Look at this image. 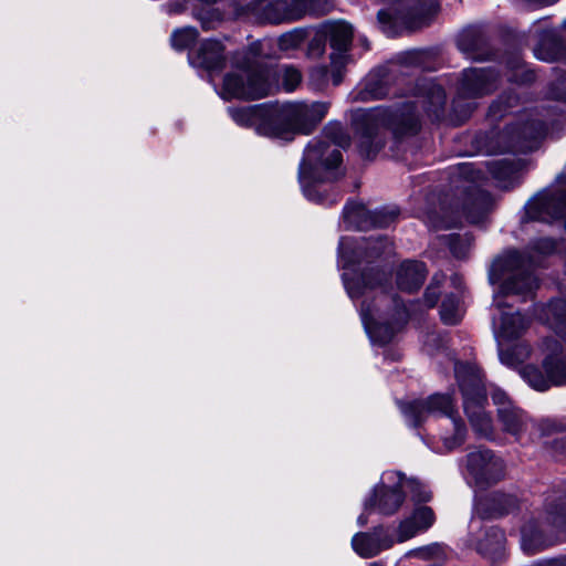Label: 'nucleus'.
<instances>
[{
  "mask_svg": "<svg viewBox=\"0 0 566 566\" xmlns=\"http://www.w3.org/2000/svg\"><path fill=\"white\" fill-rule=\"evenodd\" d=\"M547 130L545 119L535 118L533 114L525 115L521 124L507 126L497 139L503 143L494 150L499 153L527 151L533 148V143L542 137Z\"/></svg>",
  "mask_w": 566,
  "mask_h": 566,
  "instance_id": "nucleus-17",
  "label": "nucleus"
},
{
  "mask_svg": "<svg viewBox=\"0 0 566 566\" xmlns=\"http://www.w3.org/2000/svg\"><path fill=\"white\" fill-rule=\"evenodd\" d=\"M460 176L464 177L471 182L480 180L481 171L476 170L472 164H461L459 166Z\"/></svg>",
  "mask_w": 566,
  "mask_h": 566,
  "instance_id": "nucleus-46",
  "label": "nucleus"
},
{
  "mask_svg": "<svg viewBox=\"0 0 566 566\" xmlns=\"http://www.w3.org/2000/svg\"><path fill=\"white\" fill-rule=\"evenodd\" d=\"M397 217L395 210L380 209L370 211L363 203L350 201L343 210L342 223L346 230H368L370 228H386Z\"/></svg>",
  "mask_w": 566,
  "mask_h": 566,
  "instance_id": "nucleus-20",
  "label": "nucleus"
},
{
  "mask_svg": "<svg viewBox=\"0 0 566 566\" xmlns=\"http://www.w3.org/2000/svg\"><path fill=\"white\" fill-rule=\"evenodd\" d=\"M368 566H380L379 563H370Z\"/></svg>",
  "mask_w": 566,
  "mask_h": 566,
  "instance_id": "nucleus-51",
  "label": "nucleus"
},
{
  "mask_svg": "<svg viewBox=\"0 0 566 566\" xmlns=\"http://www.w3.org/2000/svg\"><path fill=\"white\" fill-rule=\"evenodd\" d=\"M450 285L453 291L444 296L440 307V317L444 324L455 325L464 315V307L460 298L463 293V279L459 274H453L450 277Z\"/></svg>",
  "mask_w": 566,
  "mask_h": 566,
  "instance_id": "nucleus-24",
  "label": "nucleus"
},
{
  "mask_svg": "<svg viewBox=\"0 0 566 566\" xmlns=\"http://www.w3.org/2000/svg\"><path fill=\"white\" fill-rule=\"evenodd\" d=\"M565 526L566 511L564 503L554 509H547L545 516L541 521L532 518L523 525L521 530V547L523 552L533 555L553 545L555 543V538L552 536L553 531Z\"/></svg>",
  "mask_w": 566,
  "mask_h": 566,
  "instance_id": "nucleus-14",
  "label": "nucleus"
},
{
  "mask_svg": "<svg viewBox=\"0 0 566 566\" xmlns=\"http://www.w3.org/2000/svg\"><path fill=\"white\" fill-rule=\"evenodd\" d=\"M446 281V275L443 273H437L433 275L430 285L427 287L424 293V303L427 307H433L439 297V290L441 284Z\"/></svg>",
  "mask_w": 566,
  "mask_h": 566,
  "instance_id": "nucleus-38",
  "label": "nucleus"
},
{
  "mask_svg": "<svg viewBox=\"0 0 566 566\" xmlns=\"http://www.w3.org/2000/svg\"><path fill=\"white\" fill-rule=\"evenodd\" d=\"M523 221L558 224L566 230V189H546L525 205Z\"/></svg>",
  "mask_w": 566,
  "mask_h": 566,
  "instance_id": "nucleus-16",
  "label": "nucleus"
},
{
  "mask_svg": "<svg viewBox=\"0 0 566 566\" xmlns=\"http://www.w3.org/2000/svg\"><path fill=\"white\" fill-rule=\"evenodd\" d=\"M455 378L463 397L464 412L473 430L485 438L493 436V422L485 411L486 390L480 369L474 364H454Z\"/></svg>",
  "mask_w": 566,
  "mask_h": 566,
  "instance_id": "nucleus-9",
  "label": "nucleus"
},
{
  "mask_svg": "<svg viewBox=\"0 0 566 566\" xmlns=\"http://www.w3.org/2000/svg\"><path fill=\"white\" fill-rule=\"evenodd\" d=\"M544 371L536 366L527 365L520 368L521 377L535 390L545 391L552 386L566 385V352L554 338L543 342Z\"/></svg>",
  "mask_w": 566,
  "mask_h": 566,
  "instance_id": "nucleus-12",
  "label": "nucleus"
},
{
  "mask_svg": "<svg viewBox=\"0 0 566 566\" xmlns=\"http://www.w3.org/2000/svg\"><path fill=\"white\" fill-rule=\"evenodd\" d=\"M400 410L410 427H419L430 417H447L453 428V434L442 433L441 447H430L434 452H449L459 448L465 439L467 429L463 421L457 417L452 397L448 394H434L427 399L399 402Z\"/></svg>",
  "mask_w": 566,
  "mask_h": 566,
  "instance_id": "nucleus-7",
  "label": "nucleus"
},
{
  "mask_svg": "<svg viewBox=\"0 0 566 566\" xmlns=\"http://www.w3.org/2000/svg\"><path fill=\"white\" fill-rule=\"evenodd\" d=\"M505 464L502 458L489 449L468 453L464 479L470 486L484 490L503 479Z\"/></svg>",
  "mask_w": 566,
  "mask_h": 566,
  "instance_id": "nucleus-15",
  "label": "nucleus"
},
{
  "mask_svg": "<svg viewBox=\"0 0 566 566\" xmlns=\"http://www.w3.org/2000/svg\"><path fill=\"white\" fill-rule=\"evenodd\" d=\"M562 179H564V177L558 176V182H560Z\"/></svg>",
  "mask_w": 566,
  "mask_h": 566,
  "instance_id": "nucleus-52",
  "label": "nucleus"
},
{
  "mask_svg": "<svg viewBox=\"0 0 566 566\" xmlns=\"http://www.w3.org/2000/svg\"><path fill=\"white\" fill-rule=\"evenodd\" d=\"M392 244L387 238L370 237L360 241L350 237H342L338 244V266L343 270L342 279L348 296L353 301L364 297L359 313L365 331L373 345L384 346L390 343L395 335L407 322L408 313L405 307L396 308L390 318H386L369 302L376 285H380L385 274L376 272L373 279L366 273L364 262L391 252Z\"/></svg>",
  "mask_w": 566,
  "mask_h": 566,
  "instance_id": "nucleus-1",
  "label": "nucleus"
},
{
  "mask_svg": "<svg viewBox=\"0 0 566 566\" xmlns=\"http://www.w3.org/2000/svg\"><path fill=\"white\" fill-rule=\"evenodd\" d=\"M446 103L443 88L432 82L424 81L418 94L395 107H376L361 114V133L359 151L365 158H373L382 147L384 138L380 128H388L397 137L416 134L419 129L418 107L429 117L440 118Z\"/></svg>",
  "mask_w": 566,
  "mask_h": 566,
  "instance_id": "nucleus-3",
  "label": "nucleus"
},
{
  "mask_svg": "<svg viewBox=\"0 0 566 566\" xmlns=\"http://www.w3.org/2000/svg\"><path fill=\"white\" fill-rule=\"evenodd\" d=\"M489 170L494 178L503 180L513 171V168L505 161H493L490 164Z\"/></svg>",
  "mask_w": 566,
  "mask_h": 566,
  "instance_id": "nucleus-41",
  "label": "nucleus"
},
{
  "mask_svg": "<svg viewBox=\"0 0 566 566\" xmlns=\"http://www.w3.org/2000/svg\"><path fill=\"white\" fill-rule=\"evenodd\" d=\"M555 248V241L549 238H542L532 243V249L539 254H549Z\"/></svg>",
  "mask_w": 566,
  "mask_h": 566,
  "instance_id": "nucleus-45",
  "label": "nucleus"
},
{
  "mask_svg": "<svg viewBox=\"0 0 566 566\" xmlns=\"http://www.w3.org/2000/svg\"><path fill=\"white\" fill-rule=\"evenodd\" d=\"M493 403L496 406L497 420L506 433L516 440L522 439L533 428V421L517 407L503 390L495 388L491 392Z\"/></svg>",
  "mask_w": 566,
  "mask_h": 566,
  "instance_id": "nucleus-18",
  "label": "nucleus"
},
{
  "mask_svg": "<svg viewBox=\"0 0 566 566\" xmlns=\"http://www.w3.org/2000/svg\"><path fill=\"white\" fill-rule=\"evenodd\" d=\"M436 522L430 506L419 505L412 512L388 526L379 525L373 532H359L352 538V547L363 558L377 556L395 544L405 543L418 534L426 533Z\"/></svg>",
  "mask_w": 566,
  "mask_h": 566,
  "instance_id": "nucleus-6",
  "label": "nucleus"
},
{
  "mask_svg": "<svg viewBox=\"0 0 566 566\" xmlns=\"http://www.w3.org/2000/svg\"><path fill=\"white\" fill-rule=\"evenodd\" d=\"M361 41H363L364 45H365L366 48H368L367 39H365V38H364Z\"/></svg>",
  "mask_w": 566,
  "mask_h": 566,
  "instance_id": "nucleus-49",
  "label": "nucleus"
},
{
  "mask_svg": "<svg viewBox=\"0 0 566 566\" xmlns=\"http://www.w3.org/2000/svg\"><path fill=\"white\" fill-rule=\"evenodd\" d=\"M328 80V70L324 65L315 66L310 72V81L312 85L321 90L327 83Z\"/></svg>",
  "mask_w": 566,
  "mask_h": 566,
  "instance_id": "nucleus-40",
  "label": "nucleus"
},
{
  "mask_svg": "<svg viewBox=\"0 0 566 566\" xmlns=\"http://www.w3.org/2000/svg\"><path fill=\"white\" fill-rule=\"evenodd\" d=\"M482 40L473 32H467L458 41L459 49L472 60H485L488 56L480 53Z\"/></svg>",
  "mask_w": 566,
  "mask_h": 566,
  "instance_id": "nucleus-33",
  "label": "nucleus"
},
{
  "mask_svg": "<svg viewBox=\"0 0 566 566\" xmlns=\"http://www.w3.org/2000/svg\"><path fill=\"white\" fill-rule=\"evenodd\" d=\"M517 101L518 97L516 95L501 96L490 106L489 116L492 119L502 117L511 107L517 104Z\"/></svg>",
  "mask_w": 566,
  "mask_h": 566,
  "instance_id": "nucleus-37",
  "label": "nucleus"
},
{
  "mask_svg": "<svg viewBox=\"0 0 566 566\" xmlns=\"http://www.w3.org/2000/svg\"><path fill=\"white\" fill-rule=\"evenodd\" d=\"M348 146L349 137L337 123L324 128L323 138L308 143L298 167L300 185L308 200L331 206L339 199V192L326 193V184L343 176L340 148Z\"/></svg>",
  "mask_w": 566,
  "mask_h": 566,
  "instance_id": "nucleus-4",
  "label": "nucleus"
},
{
  "mask_svg": "<svg viewBox=\"0 0 566 566\" xmlns=\"http://www.w3.org/2000/svg\"><path fill=\"white\" fill-rule=\"evenodd\" d=\"M490 210V198L484 191H476L470 206L465 207L463 213L471 223L481 222Z\"/></svg>",
  "mask_w": 566,
  "mask_h": 566,
  "instance_id": "nucleus-29",
  "label": "nucleus"
},
{
  "mask_svg": "<svg viewBox=\"0 0 566 566\" xmlns=\"http://www.w3.org/2000/svg\"><path fill=\"white\" fill-rule=\"evenodd\" d=\"M198 36V32L192 27L177 29L171 34V45L176 50H185L192 44Z\"/></svg>",
  "mask_w": 566,
  "mask_h": 566,
  "instance_id": "nucleus-34",
  "label": "nucleus"
},
{
  "mask_svg": "<svg viewBox=\"0 0 566 566\" xmlns=\"http://www.w3.org/2000/svg\"><path fill=\"white\" fill-rule=\"evenodd\" d=\"M373 74L366 81L365 90L371 98H381L386 95V90L382 87L380 81H374Z\"/></svg>",
  "mask_w": 566,
  "mask_h": 566,
  "instance_id": "nucleus-43",
  "label": "nucleus"
},
{
  "mask_svg": "<svg viewBox=\"0 0 566 566\" xmlns=\"http://www.w3.org/2000/svg\"><path fill=\"white\" fill-rule=\"evenodd\" d=\"M436 8L437 0H399L398 7L380 10L377 18L382 31L394 36L402 29L413 30L426 24Z\"/></svg>",
  "mask_w": 566,
  "mask_h": 566,
  "instance_id": "nucleus-13",
  "label": "nucleus"
},
{
  "mask_svg": "<svg viewBox=\"0 0 566 566\" xmlns=\"http://www.w3.org/2000/svg\"><path fill=\"white\" fill-rule=\"evenodd\" d=\"M531 355V348L525 343H518L509 348H504L503 345H499V356L502 364L511 368H520V366L528 359Z\"/></svg>",
  "mask_w": 566,
  "mask_h": 566,
  "instance_id": "nucleus-28",
  "label": "nucleus"
},
{
  "mask_svg": "<svg viewBox=\"0 0 566 566\" xmlns=\"http://www.w3.org/2000/svg\"><path fill=\"white\" fill-rule=\"evenodd\" d=\"M497 74L492 69H468L459 82V98H476L491 93L497 83Z\"/></svg>",
  "mask_w": 566,
  "mask_h": 566,
  "instance_id": "nucleus-21",
  "label": "nucleus"
},
{
  "mask_svg": "<svg viewBox=\"0 0 566 566\" xmlns=\"http://www.w3.org/2000/svg\"><path fill=\"white\" fill-rule=\"evenodd\" d=\"M406 558H418L426 562H438L444 558V548L439 543H431L421 547L408 551Z\"/></svg>",
  "mask_w": 566,
  "mask_h": 566,
  "instance_id": "nucleus-32",
  "label": "nucleus"
},
{
  "mask_svg": "<svg viewBox=\"0 0 566 566\" xmlns=\"http://www.w3.org/2000/svg\"><path fill=\"white\" fill-rule=\"evenodd\" d=\"M188 59L193 67L209 72L219 71L224 65L223 46L219 41L207 40L196 53H190Z\"/></svg>",
  "mask_w": 566,
  "mask_h": 566,
  "instance_id": "nucleus-23",
  "label": "nucleus"
},
{
  "mask_svg": "<svg viewBox=\"0 0 566 566\" xmlns=\"http://www.w3.org/2000/svg\"><path fill=\"white\" fill-rule=\"evenodd\" d=\"M264 45H265V43H259V44H258V46H259V49H260V50H263Z\"/></svg>",
  "mask_w": 566,
  "mask_h": 566,
  "instance_id": "nucleus-50",
  "label": "nucleus"
},
{
  "mask_svg": "<svg viewBox=\"0 0 566 566\" xmlns=\"http://www.w3.org/2000/svg\"><path fill=\"white\" fill-rule=\"evenodd\" d=\"M328 40L322 34V27L317 30L316 36L310 42L308 54L319 56L324 52V41Z\"/></svg>",
  "mask_w": 566,
  "mask_h": 566,
  "instance_id": "nucleus-44",
  "label": "nucleus"
},
{
  "mask_svg": "<svg viewBox=\"0 0 566 566\" xmlns=\"http://www.w3.org/2000/svg\"><path fill=\"white\" fill-rule=\"evenodd\" d=\"M499 497V505L494 507L495 513L497 514H504L511 510V507L514 505V500L511 496L500 494L496 495Z\"/></svg>",
  "mask_w": 566,
  "mask_h": 566,
  "instance_id": "nucleus-47",
  "label": "nucleus"
},
{
  "mask_svg": "<svg viewBox=\"0 0 566 566\" xmlns=\"http://www.w3.org/2000/svg\"><path fill=\"white\" fill-rule=\"evenodd\" d=\"M231 118L240 126L253 127L259 135L270 137L263 126H272V104L228 108Z\"/></svg>",
  "mask_w": 566,
  "mask_h": 566,
  "instance_id": "nucleus-22",
  "label": "nucleus"
},
{
  "mask_svg": "<svg viewBox=\"0 0 566 566\" xmlns=\"http://www.w3.org/2000/svg\"><path fill=\"white\" fill-rule=\"evenodd\" d=\"M475 528H481V522L480 520L473 518L470 523L471 541L474 543L479 553L491 556L503 549L505 536L502 530L496 526H484L481 530V535L473 536Z\"/></svg>",
  "mask_w": 566,
  "mask_h": 566,
  "instance_id": "nucleus-25",
  "label": "nucleus"
},
{
  "mask_svg": "<svg viewBox=\"0 0 566 566\" xmlns=\"http://www.w3.org/2000/svg\"><path fill=\"white\" fill-rule=\"evenodd\" d=\"M428 224L433 229H448L452 227H457L459 224V219L457 218H439L436 216L428 217Z\"/></svg>",
  "mask_w": 566,
  "mask_h": 566,
  "instance_id": "nucleus-42",
  "label": "nucleus"
},
{
  "mask_svg": "<svg viewBox=\"0 0 566 566\" xmlns=\"http://www.w3.org/2000/svg\"><path fill=\"white\" fill-rule=\"evenodd\" d=\"M277 77L282 88L290 93L302 82L301 72L292 65H281L273 70L261 64L256 59V45L243 56L235 57L234 70L223 78L220 96L223 99H258L270 95L275 90L272 78Z\"/></svg>",
  "mask_w": 566,
  "mask_h": 566,
  "instance_id": "nucleus-5",
  "label": "nucleus"
},
{
  "mask_svg": "<svg viewBox=\"0 0 566 566\" xmlns=\"http://www.w3.org/2000/svg\"><path fill=\"white\" fill-rule=\"evenodd\" d=\"M427 275L426 265L419 261H405L397 272V284L402 291H417Z\"/></svg>",
  "mask_w": 566,
  "mask_h": 566,
  "instance_id": "nucleus-26",
  "label": "nucleus"
},
{
  "mask_svg": "<svg viewBox=\"0 0 566 566\" xmlns=\"http://www.w3.org/2000/svg\"><path fill=\"white\" fill-rule=\"evenodd\" d=\"M403 473L400 471H385L380 481L373 488L364 500V509L357 518L359 526L368 523V515L376 511L381 515H394L403 505Z\"/></svg>",
  "mask_w": 566,
  "mask_h": 566,
  "instance_id": "nucleus-11",
  "label": "nucleus"
},
{
  "mask_svg": "<svg viewBox=\"0 0 566 566\" xmlns=\"http://www.w3.org/2000/svg\"><path fill=\"white\" fill-rule=\"evenodd\" d=\"M514 72L510 75V81L516 83H528L534 80L533 71L527 70L520 60H515L513 65Z\"/></svg>",
  "mask_w": 566,
  "mask_h": 566,
  "instance_id": "nucleus-39",
  "label": "nucleus"
},
{
  "mask_svg": "<svg viewBox=\"0 0 566 566\" xmlns=\"http://www.w3.org/2000/svg\"><path fill=\"white\" fill-rule=\"evenodd\" d=\"M325 102L272 104V126H263L270 137L286 138L296 133L311 134L328 112Z\"/></svg>",
  "mask_w": 566,
  "mask_h": 566,
  "instance_id": "nucleus-8",
  "label": "nucleus"
},
{
  "mask_svg": "<svg viewBox=\"0 0 566 566\" xmlns=\"http://www.w3.org/2000/svg\"><path fill=\"white\" fill-rule=\"evenodd\" d=\"M403 492L405 499L409 494L415 503H426L432 497V493L428 485L413 478H407L403 474Z\"/></svg>",
  "mask_w": 566,
  "mask_h": 566,
  "instance_id": "nucleus-31",
  "label": "nucleus"
},
{
  "mask_svg": "<svg viewBox=\"0 0 566 566\" xmlns=\"http://www.w3.org/2000/svg\"><path fill=\"white\" fill-rule=\"evenodd\" d=\"M533 256H524L515 250H509L497 256L490 270L489 281L497 285L493 293V328L499 345L520 337L528 327L530 321L520 312L512 311L507 303L510 297L526 301L537 287V280L533 275Z\"/></svg>",
  "mask_w": 566,
  "mask_h": 566,
  "instance_id": "nucleus-2",
  "label": "nucleus"
},
{
  "mask_svg": "<svg viewBox=\"0 0 566 566\" xmlns=\"http://www.w3.org/2000/svg\"><path fill=\"white\" fill-rule=\"evenodd\" d=\"M322 34L328 38L333 52L331 54L333 84L342 81L340 69L347 63V51L353 39L352 27L343 21L328 22L322 25Z\"/></svg>",
  "mask_w": 566,
  "mask_h": 566,
  "instance_id": "nucleus-19",
  "label": "nucleus"
},
{
  "mask_svg": "<svg viewBox=\"0 0 566 566\" xmlns=\"http://www.w3.org/2000/svg\"><path fill=\"white\" fill-rule=\"evenodd\" d=\"M558 85L563 86L565 88V92H556V93H553V96L557 99H564L566 101V78L559 81Z\"/></svg>",
  "mask_w": 566,
  "mask_h": 566,
  "instance_id": "nucleus-48",
  "label": "nucleus"
},
{
  "mask_svg": "<svg viewBox=\"0 0 566 566\" xmlns=\"http://www.w3.org/2000/svg\"><path fill=\"white\" fill-rule=\"evenodd\" d=\"M232 9L238 18L271 24L293 22L316 10L313 0H233Z\"/></svg>",
  "mask_w": 566,
  "mask_h": 566,
  "instance_id": "nucleus-10",
  "label": "nucleus"
},
{
  "mask_svg": "<svg viewBox=\"0 0 566 566\" xmlns=\"http://www.w3.org/2000/svg\"><path fill=\"white\" fill-rule=\"evenodd\" d=\"M203 30L216 29L223 20V14L214 8H203L195 13Z\"/></svg>",
  "mask_w": 566,
  "mask_h": 566,
  "instance_id": "nucleus-35",
  "label": "nucleus"
},
{
  "mask_svg": "<svg viewBox=\"0 0 566 566\" xmlns=\"http://www.w3.org/2000/svg\"><path fill=\"white\" fill-rule=\"evenodd\" d=\"M307 36L308 29L295 28L289 32L283 33L277 39V46L282 52L289 54L290 52L297 50L304 43Z\"/></svg>",
  "mask_w": 566,
  "mask_h": 566,
  "instance_id": "nucleus-30",
  "label": "nucleus"
},
{
  "mask_svg": "<svg viewBox=\"0 0 566 566\" xmlns=\"http://www.w3.org/2000/svg\"><path fill=\"white\" fill-rule=\"evenodd\" d=\"M448 244L453 256L464 259L472 247V238L468 234L450 235Z\"/></svg>",
  "mask_w": 566,
  "mask_h": 566,
  "instance_id": "nucleus-36",
  "label": "nucleus"
},
{
  "mask_svg": "<svg viewBox=\"0 0 566 566\" xmlns=\"http://www.w3.org/2000/svg\"><path fill=\"white\" fill-rule=\"evenodd\" d=\"M536 24L539 25L536 32H538L541 43L534 49V54L538 60L552 61L554 53L545 51V45H556V31L549 25L547 19L541 20Z\"/></svg>",
  "mask_w": 566,
  "mask_h": 566,
  "instance_id": "nucleus-27",
  "label": "nucleus"
}]
</instances>
